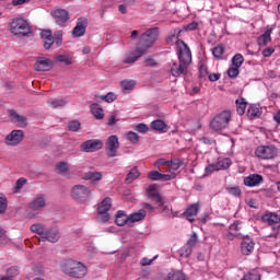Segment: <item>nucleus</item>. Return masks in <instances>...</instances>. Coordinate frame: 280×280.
I'll list each match as a JSON object with an SVG mask.
<instances>
[{
    "instance_id": "obj_1",
    "label": "nucleus",
    "mask_w": 280,
    "mask_h": 280,
    "mask_svg": "<svg viewBox=\"0 0 280 280\" xmlns=\"http://www.w3.org/2000/svg\"><path fill=\"white\" fill-rule=\"evenodd\" d=\"M176 45L178 49L177 55L179 63L172 61L168 63V67L170 73L174 78H180V75H187L189 71V65H191V49H189V46H187V44L180 39L176 42Z\"/></svg>"
},
{
    "instance_id": "obj_2",
    "label": "nucleus",
    "mask_w": 280,
    "mask_h": 280,
    "mask_svg": "<svg viewBox=\"0 0 280 280\" xmlns=\"http://www.w3.org/2000/svg\"><path fill=\"white\" fill-rule=\"evenodd\" d=\"M60 270L63 275L72 277L73 279H82L86 277L88 272L86 265L71 258L61 261Z\"/></svg>"
},
{
    "instance_id": "obj_3",
    "label": "nucleus",
    "mask_w": 280,
    "mask_h": 280,
    "mask_svg": "<svg viewBox=\"0 0 280 280\" xmlns=\"http://www.w3.org/2000/svg\"><path fill=\"white\" fill-rule=\"evenodd\" d=\"M9 26L11 34L14 36H30V34H32V26L27 20L23 18H14Z\"/></svg>"
},
{
    "instance_id": "obj_4",
    "label": "nucleus",
    "mask_w": 280,
    "mask_h": 280,
    "mask_svg": "<svg viewBox=\"0 0 280 280\" xmlns=\"http://www.w3.org/2000/svg\"><path fill=\"white\" fill-rule=\"evenodd\" d=\"M159 39V27L149 28L139 37L138 46L142 51H148Z\"/></svg>"
},
{
    "instance_id": "obj_5",
    "label": "nucleus",
    "mask_w": 280,
    "mask_h": 280,
    "mask_svg": "<svg viewBox=\"0 0 280 280\" xmlns=\"http://www.w3.org/2000/svg\"><path fill=\"white\" fill-rule=\"evenodd\" d=\"M232 119L233 113L226 109L218 114L210 122V126L213 130H224V128H229V124H231Z\"/></svg>"
},
{
    "instance_id": "obj_6",
    "label": "nucleus",
    "mask_w": 280,
    "mask_h": 280,
    "mask_svg": "<svg viewBox=\"0 0 280 280\" xmlns=\"http://www.w3.org/2000/svg\"><path fill=\"white\" fill-rule=\"evenodd\" d=\"M70 196L77 202H86L91 198V189L84 185H75L72 187Z\"/></svg>"
},
{
    "instance_id": "obj_7",
    "label": "nucleus",
    "mask_w": 280,
    "mask_h": 280,
    "mask_svg": "<svg viewBox=\"0 0 280 280\" xmlns=\"http://www.w3.org/2000/svg\"><path fill=\"white\" fill-rule=\"evenodd\" d=\"M255 155L257 159H262V161H270L277 156V148L272 144L259 145L255 150Z\"/></svg>"
},
{
    "instance_id": "obj_8",
    "label": "nucleus",
    "mask_w": 280,
    "mask_h": 280,
    "mask_svg": "<svg viewBox=\"0 0 280 280\" xmlns=\"http://www.w3.org/2000/svg\"><path fill=\"white\" fill-rule=\"evenodd\" d=\"M119 150V138L117 136H109L105 142V152L108 159H115Z\"/></svg>"
},
{
    "instance_id": "obj_9",
    "label": "nucleus",
    "mask_w": 280,
    "mask_h": 280,
    "mask_svg": "<svg viewBox=\"0 0 280 280\" xmlns=\"http://www.w3.org/2000/svg\"><path fill=\"white\" fill-rule=\"evenodd\" d=\"M51 16L59 27H65L67 22H69V12L65 9H55L51 11Z\"/></svg>"
},
{
    "instance_id": "obj_10",
    "label": "nucleus",
    "mask_w": 280,
    "mask_h": 280,
    "mask_svg": "<svg viewBox=\"0 0 280 280\" xmlns=\"http://www.w3.org/2000/svg\"><path fill=\"white\" fill-rule=\"evenodd\" d=\"M86 27H89V19L79 18L77 20V25L72 30L73 38H80L86 34Z\"/></svg>"
},
{
    "instance_id": "obj_11",
    "label": "nucleus",
    "mask_w": 280,
    "mask_h": 280,
    "mask_svg": "<svg viewBox=\"0 0 280 280\" xmlns=\"http://www.w3.org/2000/svg\"><path fill=\"white\" fill-rule=\"evenodd\" d=\"M104 148V142L98 139H92L84 141L81 144V152H97V150H102Z\"/></svg>"
},
{
    "instance_id": "obj_12",
    "label": "nucleus",
    "mask_w": 280,
    "mask_h": 280,
    "mask_svg": "<svg viewBox=\"0 0 280 280\" xmlns=\"http://www.w3.org/2000/svg\"><path fill=\"white\" fill-rule=\"evenodd\" d=\"M25 137V133L23 130H12L4 139V143L7 145H19L21 141H23V138Z\"/></svg>"
},
{
    "instance_id": "obj_13",
    "label": "nucleus",
    "mask_w": 280,
    "mask_h": 280,
    "mask_svg": "<svg viewBox=\"0 0 280 280\" xmlns=\"http://www.w3.org/2000/svg\"><path fill=\"white\" fill-rule=\"evenodd\" d=\"M240 249L242 255H253V252L255 250V241L250 236H244Z\"/></svg>"
},
{
    "instance_id": "obj_14",
    "label": "nucleus",
    "mask_w": 280,
    "mask_h": 280,
    "mask_svg": "<svg viewBox=\"0 0 280 280\" xmlns=\"http://www.w3.org/2000/svg\"><path fill=\"white\" fill-rule=\"evenodd\" d=\"M35 71H51L54 69V61L49 58L38 57L35 65Z\"/></svg>"
},
{
    "instance_id": "obj_15",
    "label": "nucleus",
    "mask_w": 280,
    "mask_h": 280,
    "mask_svg": "<svg viewBox=\"0 0 280 280\" xmlns=\"http://www.w3.org/2000/svg\"><path fill=\"white\" fill-rule=\"evenodd\" d=\"M45 207H47L45 195H37L28 205L31 211H40V209H45Z\"/></svg>"
},
{
    "instance_id": "obj_16",
    "label": "nucleus",
    "mask_w": 280,
    "mask_h": 280,
    "mask_svg": "<svg viewBox=\"0 0 280 280\" xmlns=\"http://www.w3.org/2000/svg\"><path fill=\"white\" fill-rule=\"evenodd\" d=\"M198 211H200V203H192L188 206V209H186L182 217L186 218L188 222H195L196 215H198Z\"/></svg>"
},
{
    "instance_id": "obj_17",
    "label": "nucleus",
    "mask_w": 280,
    "mask_h": 280,
    "mask_svg": "<svg viewBox=\"0 0 280 280\" xmlns=\"http://www.w3.org/2000/svg\"><path fill=\"white\" fill-rule=\"evenodd\" d=\"M9 117L13 124H18L20 128L27 127V118L19 115L14 109H9Z\"/></svg>"
},
{
    "instance_id": "obj_18",
    "label": "nucleus",
    "mask_w": 280,
    "mask_h": 280,
    "mask_svg": "<svg viewBox=\"0 0 280 280\" xmlns=\"http://www.w3.org/2000/svg\"><path fill=\"white\" fill-rule=\"evenodd\" d=\"M264 183V176L259 174H252L244 178L245 187H257Z\"/></svg>"
},
{
    "instance_id": "obj_19",
    "label": "nucleus",
    "mask_w": 280,
    "mask_h": 280,
    "mask_svg": "<svg viewBox=\"0 0 280 280\" xmlns=\"http://www.w3.org/2000/svg\"><path fill=\"white\" fill-rule=\"evenodd\" d=\"M145 54L144 50L141 48H136L135 51L130 52L124 60V65H135L139 58L142 57V55Z\"/></svg>"
},
{
    "instance_id": "obj_20",
    "label": "nucleus",
    "mask_w": 280,
    "mask_h": 280,
    "mask_svg": "<svg viewBox=\"0 0 280 280\" xmlns=\"http://www.w3.org/2000/svg\"><path fill=\"white\" fill-rule=\"evenodd\" d=\"M45 240L51 242V244H56V242L60 240V232L57 230V228L46 230V233L44 234V238L42 242H45Z\"/></svg>"
},
{
    "instance_id": "obj_21",
    "label": "nucleus",
    "mask_w": 280,
    "mask_h": 280,
    "mask_svg": "<svg viewBox=\"0 0 280 280\" xmlns=\"http://www.w3.org/2000/svg\"><path fill=\"white\" fill-rule=\"evenodd\" d=\"M40 38L44 39V49H51V46L54 45V34H51V31L44 30L40 32Z\"/></svg>"
},
{
    "instance_id": "obj_22",
    "label": "nucleus",
    "mask_w": 280,
    "mask_h": 280,
    "mask_svg": "<svg viewBox=\"0 0 280 280\" xmlns=\"http://www.w3.org/2000/svg\"><path fill=\"white\" fill-rule=\"evenodd\" d=\"M148 195H149V198H152V200H154V202H156L158 207H163V198L159 194L156 186H154V185L149 186Z\"/></svg>"
},
{
    "instance_id": "obj_23",
    "label": "nucleus",
    "mask_w": 280,
    "mask_h": 280,
    "mask_svg": "<svg viewBox=\"0 0 280 280\" xmlns=\"http://www.w3.org/2000/svg\"><path fill=\"white\" fill-rule=\"evenodd\" d=\"M115 222L117 226H126V224H130V219H129V215L126 214V212L119 210L116 213Z\"/></svg>"
},
{
    "instance_id": "obj_24",
    "label": "nucleus",
    "mask_w": 280,
    "mask_h": 280,
    "mask_svg": "<svg viewBox=\"0 0 280 280\" xmlns=\"http://www.w3.org/2000/svg\"><path fill=\"white\" fill-rule=\"evenodd\" d=\"M31 231L32 233H36V235H39L40 236L39 242H43L45 237V233L47 232V229L45 228V225L40 223H35L31 225Z\"/></svg>"
},
{
    "instance_id": "obj_25",
    "label": "nucleus",
    "mask_w": 280,
    "mask_h": 280,
    "mask_svg": "<svg viewBox=\"0 0 280 280\" xmlns=\"http://www.w3.org/2000/svg\"><path fill=\"white\" fill-rule=\"evenodd\" d=\"M262 222H266L267 224L272 226V224L280 223V218L276 213L269 212L262 215Z\"/></svg>"
},
{
    "instance_id": "obj_26",
    "label": "nucleus",
    "mask_w": 280,
    "mask_h": 280,
    "mask_svg": "<svg viewBox=\"0 0 280 280\" xmlns=\"http://www.w3.org/2000/svg\"><path fill=\"white\" fill-rule=\"evenodd\" d=\"M110 207H113V202L110 197H107L98 205L97 211L98 213H108Z\"/></svg>"
},
{
    "instance_id": "obj_27",
    "label": "nucleus",
    "mask_w": 280,
    "mask_h": 280,
    "mask_svg": "<svg viewBox=\"0 0 280 280\" xmlns=\"http://www.w3.org/2000/svg\"><path fill=\"white\" fill-rule=\"evenodd\" d=\"M145 214L147 212L143 209L129 214V224H133V222H141V220L145 219Z\"/></svg>"
},
{
    "instance_id": "obj_28",
    "label": "nucleus",
    "mask_w": 280,
    "mask_h": 280,
    "mask_svg": "<svg viewBox=\"0 0 280 280\" xmlns=\"http://www.w3.org/2000/svg\"><path fill=\"white\" fill-rule=\"evenodd\" d=\"M248 119H257V117H261V108L257 105H249L247 109Z\"/></svg>"
},
{
    "instance_id": "obj_29",
    "label": "nucleus",
    "mask_w": 280,
    "mask_h": 280,
    "mask_svg": "<svg viewBox=\"0 0 280 280\" xmlns=\"http://www.w3.org/2000/svg\"><path fill=\"white\" fill-rule=\"evenodd\" d=\"M270 34H272V30H267L260 37H258L257 43L259 47H266V45L272 40Z\"/></svg>"
},
{
    "instance_id": "obj_30",
    "label": "nucleus",
    "mask_w": 280,
    "mask_h": 280,
    "mask_svg": "<svg viewBox=\"0 0 280 280\" xmlns=\"http://www.w3.org/2000/svg\"><path fill=\"white\" fill-rule=\"evenodd\" d=\"M152 130H156L158 132H165L167 130V124L165 121L158 119L151 122Z\"/></svg>"
},
{
    "instance_id": "obj_31",
    "label": "nucleus",
    "mask_w": 280,
    "mask_h": 280,
    "mask_svg": "<svg viewBox=\"0 0 280 280\" xmlns=\"http://www.w3.org/2000/svg\"><path fill=\"white\" fill-rule=\"evenodd\" d=\"M92 115L95 117V119H102L104 117V109L100 104H92L90 106Z\"/></svg>"
},
{
    "instance_id": "obj_32",
    "label": "nucleus",
    "mask_w": 280,
    "mask_h": 280,
    "mask_svg": "<svg viewBox=\"0 0 280 280\" xmlns=\"http://www.w3.org/2000/svg\"><path fill=\"white\" fill-rule=\"evenodd\" d=\"M236 104V112L238 115H244V113H246V106L248 105V103L246 102V98L241 97L238 100L235 101Z\"/></svg>"
},
{
    "instance_id": "obj_33",
    "label": "nucleus",
    "mask_w": 280,
    "mask_h": 280,
    "mask_svg": "<svg viewBox=\"0 0 280 280\" xmlns=\"http://www.w3.org/2000/svg\"><path fill=\"white\" fill-rule=\"evenodd\" d=\"M102 173L97 172V171H93V172H88L84 174V179L85 180H91L92 183H95L97 180H100L102 178Z\"/></svg>"
},
{
    "instance_id": "obj_34",
    "label": "nucleus",
    "mask_w": 280,
    "mask_h": 280,
    "mask_svg": "<svg viewBox=\"0 0 280 280\" xmlns=\"http://www.w3.org/2000/svg\"><path fill=\"white\" fill-rule=\"evenodd\" d=\"M139 170H137V167L131 168V171L128 173L125 183H127V185H130V183L137 180V178H139Z\"/></svg>"
},
{
    "instance_id": "obj_35",
    "label": "nucleus",
    "mask_w": 280,
    "mask_h": 280,
    "mask_svg": "<svg viewBox=\"0 0 280 280\" xmlns=\"http://www.w3.org/2000/svg\"><path fill=\"white\" fill-rule=\"evenodd\" d=\"M180 167H183V160L180 159H173L170 161V166H168V170L167 172H176L178 170H180Z\"/></svg>"
},
{
    "instance_id": "obj_36",
    "label": "nucleus",
    "mask_w": 280,
    "mask_h": 280,
    "mask_svg": "<svg viewBox=\"0 0 280 280\" xmlns=\"http://www.w3.org/2000/svg\"><path fill=\"white\" fill-rule=\"evenodd\" d=\"M167 280H187V276L183 271H171Z\"/></svg>"
},
{
    "instance_id": "obj_37",
    "label": "nucleus",
    "mask_w": 280,
    "mask_h": 280,
    "mask_svg": "<svg viewBox=\"0 0 280 280\" xmlns=\"http://www.w3.org/2000/svg\"><path fill=\"white\" fill-rule=\"evenodd\" d=\"M232 163H233V162L231 161V159L225 158V159H223V160L218 161V162L215 163V165H217V168H218L219 172H220V170H229V168L231 167Z\"/></svg>"
},
{
    "instance_id": "obj_38",
    "label": "nucleus",
    "mask_w": 280,
    "mask_h": 280,
    "mask_svg": "<svg viewBox=\"0 0 280 280\" xmlns=\"http://www.w3.org/2000/svg\"><path fill=\"white\" fill-rule=\"evenodd\" d=\"M225 190L230 196H234V198H242V189L240 186H228Z\"/></svg>"
},
{
    "instance_id": "obj_39",
    "label": "nucleus",
    "mask_w": 280,
    "mask_h": 280,
    "mask_svg": "<svg viewBox=\"0 0 280 280\" xmlns=\"http://www.w3.org/2000/svg\"><path fill=\"white\" fill-rule=\"evenodd\" d=\"M212 55L217 60H222V56H224V45L219 44L212 49Z\"/></svg>"
},
{
    "instance_id": "obj_40",
    "label": "nucleus",
    "mask_w": 280,
    "mask_h": 280,
    "mask_svg": "<svg viewBox=\"0 0 280 280\" xmlns=\"http://www.w3.org/2000/svg\"><path fill=\"white\" fill-rule=\"evenodd\" d=\"M107 102V104H112V102H115L117 100V95L113 92L107 93L106 95L98 96L97 102Z\"/></svg>"
},
{
    "instance_id": "obj_41",
    "label": "nucleus",
    "mask_w": 280,
    "mask_h": 280,
    "mask_svg": "<svg viewBox=\"0 0 280 280\" xmlns=\"http://www.w3.org/2000/svg\"><path fill=\"white\" fill-rule=\"evenodd\" d=\"M242 280H261V275H259L257 269H254L245 275Z\"/></svg>"
},
{
    "instance_id": "obj_42",
    "label": "nucleus",
    "mask_w": 280,
    "mask_h": 280,
    "mask_svg": "<svg viewBox=\"0 0 280 280\" xmlns=\"http://www.w3.org/2000/svg\"><path fill=\"white\" fill-rule=\"evenodd\" d=\"M137 82L135 80H125L120 82V86L124 91H132Z\"/></svg>"
},
{
    "instance_id": "obj_43",
    "label": "nucleus",
    "mask_w": 280,
    "mask_h": 280,
    "mask_svg": "<svg viewBox=\"0 0 280 280\" xmlns=\"http://www.w3.org/2000/svg\"><path fill=\"white\" fill-rule=\"evenodd\" d=\"M154 165L160 170V172H161V168L166 170V172L167 170H170V161H166L165 159H159L154 163Z\"/></svg>"
},
{
    "instance_id": "obj_44",
    "label": "nucleus",
    "mask_w": 280,
    "mask_h": 280,
    "mask_svg": "<svg viewBox=\"0 0 280 280\" xmlns=\"http://www.w3.org/2000/svg\"><path fill=\"white\" fill-rule=\"evenodd\" d=\"M8 211V198L5 195L0 194V213L3 214Z\"/></svg>"
},
{
    "instance_id": "obj_45",
    "label": "nucleus",
    "mask_w": 280,
    "mask_h": 280,
    "mask_svg": "<svg viewBox=\"0 0 280 280\" xmlns=\"http://www.w3.org/2000/svg\"><path fill=\"white\" fill-rule=\"evenodd\" d=\"M192 252H194V248H192V247H189V245L185 244V245L179 249V257H189Z\"/></svg>"
},
{
    "instance_id": "obj_46",
    "label": "nucleus",
    "mask_w": 280,
    "mask_h": 280,
    "mask_svg": "<svg viewBox=\"0 0 280 280\" xmlns=\"http://www.w3.org/2000/svg\"><path fill=\"white\" fill-rule=\"evenodd\" d=\"M232 63L234 67L240 69V67H242V65H244V56H242V54H236L232 58Z\"/></svg>"
},
{
    "instance_id": "obj_47",
    "label": "nucleus",
    "mask_w": 280,
    "mask_h": 280,
    "mask_svg": "<svg viewBox=\"0 0 280 280\" xmlns=\"http://www.w3.org/2000/svg\"><path fill=\"white\" fill-rule=\"evenodd\" d=\"M48 104L52 106V108H62V106L67 105V102L65 100L55 98V100L48 101Z\"/></svg>"
},
{
    "instance_id": "obj_48",
    "label": "nucleus",
    "mask_w": 280,
    "mask_h": 280,
    "mask_svg": "<svg viewBox=\"0 0 280 280\" xmlns=\"http://www.w3.org/2000/svg\"><path fill=\"white\" fill-rule=\"evenodd\" d=\"M196 244H198V234L194 232L190 238L187 241L186 246H189L190 248H196Z\"/></svg>"
},
{
    "instance_id": "obj_49",
    "label": "nucleus",
    "mask_w": 280,
    "mask_h": 280,
    "mask_svg": "<svg viewBox=\"0 0 280 280\" xmlns=\"http://www.w3.org/2000/svg\"><path fill=\"white\" fill-rule=\"evenodd\" d=\"M80 121L72 120L68 122V128L71 132H78L80 130Z\"/></svg>"
},
{
    "instance_id": "obj_50",
    "label": "nucleus",
    "mask_w": 280,
    "mask_h": 280,
    "mask_svg": "<svg viewBox=\"0 0 280 280\" xmlns=\"http://www.w3.org/2000/svg\"><path fill=\"white\" fill-rule=\"evenodd\" d=\"M126 137L131 143H139V135L135 131H129Z\"/></svg>"
},
{
    "instance_id": "obj_51",
    "label": "nucleus",
    "mask_w": 280,
    "mask_h": 280,
    "mask_svg": "<svg viewBox=\"0 0 280 280\" xmlns=\"http://www.w3.org/2000/svg\"><path fill=\"white\" fill-rule=\"evenodd\" d=\"M52 38L57 47H60V45H62V31L55 32Z\"/></svg>"
},
{
    "instance_id": "obj_52",
    "label": "nucleus",
    "mask_w": 280,
    "mask_h": 280,
    "mask_svg": "<svg viewBox=\"0 0 280 280\" xmlns=\"http://www.w3.org/2000/svg\"><path fill=\"white\" fill-rule=\"evenodd\" d=\"M7 277L11 279L14 277H19V267H11L7 270Z\"/></svg>"
},
{
    "instance_id": "obj_53",
    "label": "nucleus",
    "mask_w": 280,
    "mask_h": 280,
    "mask_svg": "<svg viewBox=\"0 0 280 280\" xmlns=\"http://www.w3.org/2000/svg\"><path fill=\"white\" fill-rule=\"evenodd\" d=\"M228 75L229 78H237V75H240V68L235 66L232 68H229Z\"/></svg>"
},
{
    "instance_id": "obj_54",
    "label": "nucleus",
    "mask_w": 280,
    "mask_h": 280,
    "mask_svg": "<svg viewBox=\"0 0 280 280\" xmlns=\"http://www.w3.org/2000/svg\"><path fill=\"white\" fill-rule=\"evenodd\" d=\"M148 178L150 180H161V173L159 171L149 172Z\"/></svg>"
},
{
    "instance_id": "obj_55",
    "label": "nucleus",
    "mask_w": 280,
    "mask_h": 280,
    "mask_svg": "<svg viewBox=\"0 0 280 280\" xmlns=\"http://www.w3.org/2000/svg\"><path fill=\"white\" fill-rule=\"evenodd\" d=\"M56 168L65 174L66 172H69V164H67L66 162H60L56 165Z\"/></svg>"
},
{
    "instance_id": "obj_56",
    "label": "nucleus",
    "mask_w": 280,
    "mask_h": 280,
    "mask_svg": "<svg viewBox=\"0 0 280 280\" xmlns=\"http://www.w3.org/2000/svg\"><path fill=\"white\" fill-rule=\"evenodd\" d=\"M56 59L58 60V62H65V65L69 66L71 65V59L67 56V55H58L56 57Z\"/></svg>"
},
{
    "instance_id": "obj_57",
    "label": "nucleus",
    "mask_w": 280,
    "mask_h": 280,
    "mask_svg": "<svg viewBox=\"0 0 280 280\" xmlns=\"http://www.w3.org/2000/svg\"><path fill=\"white\" fill-rule=\"evenodd\" d=\"M174 178H176V173L161 174L160 180L167 182V180H174Z\"/></svg>"
},
{
    "instance_id": "obj_58",
    "label": "nucleus",
    "mask_w": 280,
    "mask_h": 280,
    "mask_svg": "<svg viewBox=\"0 0 280 280\" xmlns=\"http://www.w3.org/2000/svg\"><path fill=\"white\" fill-rule=\"evenodd\" d=\"M97 219L100 222H108V220H110V214H108V212H98Z\"/></svg>"
},
{
    "instance_id": "obj_59",
    "label": "nucleus",
    "mask_w": 280,
    "mask_h": 280,
    "mask_svg": "<svg viewBox=\"0 0 280 280\" xmlns=\"http://www.w3.org/2000/svg\"><path fill=\"white\" fill-rule=\"evenodd\" d=\"M148 130H149V128H148V125H145V124H139L135 128L136 132H141L142 135L148 132Z\"/></svg>"
},
{
    "instance_id": "obj_60",
    "label": "nucleus",
    "mask_w": 280,
    "mask_h": 280,
    "mask_svg": "<svg viewBox=\"0 0 280 280\" xmlns=\"http://www.w3.org/2000/svg\"><path fill=\"white\" fill-rule=\"evenodd\" d=\"M240 224H242V222H240V221H234L230 226H229V229H230V231L232 232V233H237L238 231H240Z\"/></svg>"
},
{
    "instance_id": "obj_61",
    "label": "nucleus",
    "mask_w": 280,
    "mask_h": 280,
    "mask_svg": "<svg viewBox=\"0 0 280 280\" xmlns=\"http://www.w3.org/2000/svg\"><path fill=\"white\" fill-rule=\"evenodd\" d=\"M197 28H198V22H191L190 24L184 26V30L186 32H194V30H197Z\"/></svg>"
},
{
    "instance_id": "obj_62",
    "label": "nucleus",
    "mask_w": 280,
    "mask_h": 280,
    "mask_svg": "<svg viewBox=\"0 0 280 280\" xmlns=\"http://www.w3.org/2000/svg\"><path fill=\"white\" fill-rule=\"evenodd\" d=\"M272 54H275V48H272V47H268L262 50L264 58H270V56H272Z\"/></svg>"
},
{
    "instance_id": "obj_63",
    "label": "nucleus",
    "mask_w": 280,
    "mask_h": 280,
    "mask_svg": "<svg viewBox=\"0 0 280 280\" xmlns=\"http://www.w3.org/2000/svg\"><path fill=\"white\" fill-rule=\"evenodd\" d=\"M213 172H219L215 163L210 164L206 167V174H213Z\"/></svg>"
},
{
    "instance_id": "obj_64",
    "label": "nucleus",
    "mask_w": 280,
    "mask_h": 280,
    "mask_svg": "<svg viewBox=\"0 0 280 280\" xmlns=\"http://www.w3.org/2000/svg\"><path fill=\"white\" fill-rule=\"evenodd\" d=\"M213 172H219L215 163L210 164L206 167V174H213Z\"/></svg>"
}]
</instances>
